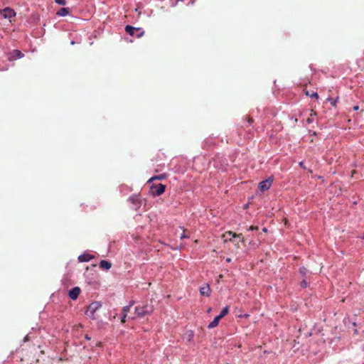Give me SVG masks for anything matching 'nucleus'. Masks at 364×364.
Masks as SVG:
<instances>
[{
    "instance_id": "obj_1",
    "label": "nucleus",
    "mask_w": 364,
    "mask_h": 364,
    "mask_svg": "<svg viewBox=\"0 0 364 364\" xmlns=\"http://www.w3.org/2000/svg\"><path fill=\"white\" fill-rule=\"evenodd\" d=\"M154 311L151 305L146 304L143 306H138L135 307V313L138 317L142 318L146 315L151 314Z\"/></svg>"
},
{
    "instance_id": "obj_2",
    "label": "nucleus",
    "mask_w": 364,
    "mask_h": 364,
    "mask_svg": "<svg viewBox=\"0 0 364 364\" xmlns=\"http://www.w3.org/2000/svg\"><path fill=\"white\" fill-rule=\"evenodd\" d=\"M166 190V186L162 183H153L150 184V192L154 196H161L164 193Z\"/></svg>"
},
{
    "instance_id": "obj_3",
    "label": "nucleus",
    "mask_w": 364,
    "mask_h": 364,
    "mask_svg": "<svg viewBox=\"0 0 364 364\" xmlns=\"http://www.w3.org/2000/svg\"><path fill=\"white\" fill-rule=\"evenodd\" d=\"M125 31L132 36H136V38L141 37L144 31L141 28H135L130 25L125 26Z\"/></svg>"
},
{
    "instance_id": "obj_4",
    "label": "nucleus",
    "mask_w": 364,
    "mask_h": 364,
    "mask_svg": "<svg viewBox=\"0 0 364 364\" xmlns=\"http://www.w3.org/2000/svg\"><path fill=\"white\" fill-rule=\"evenodd\" d=\"M273 180H274L273 176H270L267 179L261 181L259 183V188L260 191H264L268 190L271 187V186L273 183Z\"/></svg>"
},
{
    "instance_id": "obj_5",
    "label": "nucleus",
    "mask_w": 364,
    "mask_h": 364,
    "mask_svg": "<svg viewBox=\"0 0 364 364\" xmlns=\"http://www.w3.org/2000/svg\"><path fill=\"white\" fill-rule=\"evenodd\" d=\"M101 305L98 302H93L89 305L86 310V314L90 317H94L95 311L99 309Z\"/></svg>"
},
{
    "instance_id": "obj_6",
    "label": "nucleus",
    "mask_w": 364,
    "mask_h": 364,
    "mask_svg": "<svg viewBox=\"0 0 364 364\" xmlns=\"http://www.w3.org/2000/svg\"><path fill=\"white\" fill-rule=\"evenodd\" d=\"M0 14L4 18H10L16 15L14 11L9 7L1 10Z\"/></svg>"
},
{
    "instance_id": "obj_7",
    "label": "nucleus",
    "mask_w": 364,
    "mask_h": 364,
    "mask_svg": "<svg viewBox=\"0 0 364 364\" xmlns=\"http://www.w3.org/2000/svg\"><path fill=\"white\" fill-rule=\"evenodd\" d=\"M128 200L133 204L134 209L137 210L138 208H139V207L141 205V202H140V198H139V196H137V195L131 196Z\"/></svg>"
},
{
    "instance_id": "obj_8",
    "label": "nucleus",
    "mask_w": 364,
    "mask_h": 364,
    "mask_svg": "<svg viewBox=\"0 0 364 364\" xmlns=\"http://www.w3.org/2000/svg\"><path fill=\"white\" fill-rule=\"evenodd\" d=\"M80 293V289L78 287H73L68 291V296L69 297L75 300L78 297L79 294Z\"/></svg>"
},
{
    "instance_id": "obj_9",
    "label": "nucleus",
    "mask_w": 364,
    "mask_h": 364,
    "mask_svg": "<svg viewBox=\"0 0 364 364\" xmlns=\"http://www.w3.org/2000/svg\"><path fill=\"white\" fill-rule=\"evenodd\" d=\"M228 235L231 236L232 237L229 239L230 241H233V239L239 238L240 241L242 242H244V237H242V234H236L231 231L226 232L224 235V237H227Z\"/></svg>"
},
{
    "instance_id": "obj_10",
    "label": "nucleus",
    "mask_w": 364,
    "mask_h": 364,
    "mask_svg": "<svg viewBox=\"0 0 364 364\" xmlns=\"http://www.w3.org/2000/svg\"><path fill=\"white\" fill-rule=\"evenodd\" d=\"M23 56H24V54L21 51H20L18 50H14L11 52L9 58L11 60H16V59H20V58H23Z\"/></svg>"
},
{
    "instance_id": "obj_11",
    "label": "nucleus",
    "mask_w": 364,
    "mask_h": 364,
    "mask_svg": "<svg viewBox=\"0 0 364 364\" xmlns=\"http://www.w3.org/2000/svg\"><path fill=\"white\" fill-rule=\"evenodd\" d=\"M94 258V256L90 254H82L78 257V260L80 262H86L90 261L92 259Z\"/></svg>"
},
{
    "instance_id": "obj_12",
    "label": "nucleus",
    "mask_w": 364,
    "mask_h": 364,
    "mask_svg": "<svg viewBox=\"0 0 364 364\" xmlns=\"http://www.w3.org/2000/svg\"><path fill=\"white\" fill-rule=\"evenodd\" d=\"M132 307V304H129L126 306H124L122 309V317H121V322L124 323L125 319L127 316L128 312L130 311V309Z\"/></svg>"
},
{
    "instance_id": "obj_13",
    "label": "nucleus",
    "mask_w": 364,
    "mask_h": 364,
    "mask_svg": "<svg viewBox=\"0 0 364 364\" xmlns=\"http://www.w3.org/2000/svg\"><path fill=\"white\" fill-rule=\"evenodd\" d=\"M112 267V263L107 260H101L100 267L104 270H109Z\"/></svg>"
},
{
    "instance_id": "obj_14",
    "label": "nucleus",
    "mask_w": 364,
    "mask_h": 364,
    "mask_svg": "<svg viewBox=\"0 0 364 364\" xmlns=\"http://www.w3.org/2000/svg\"><path fill=\"white\" fill-rule=\"evenodd\" d=\"M200 293L203 296H209L210 294V289L208 285H205L200 288Z\"/></svg>"
},
{
    "instance_id": "obj_15",
    "label": "nucleus",
    "mask_w": 364,
    "mask_h": 364,
    "mask_svg": "<svg viewBox=\"0 0 364 364\" xmlns=\"http://www.w3.org/2000/svg\"><path fill=\"white\" fill-rule=\"evenodd\" d=\"M166 174H165V173L155 176H153L151 178H149L148 180L147 183L151 184L155 180H163V179L166 178Z\"/></svg>"
},
{
    "instance_id": "obj_16",
    "label": "nucleus",
    "mask_w": 364,
    "mask_h": 364,
    "mask_svg": "<svg viewBox=\"0 0 364 364\" xmlns=\"http://www.w3.org/2000/svg\"><path fill=\"white\" fill-rule=\"evenodd\" d=\"M220 319H221V318L219 316H217L216 317H215L213 321H211L208 324V328H213L216 327L218 325Z\"/></svg>"
},
{
    "instance_id": "obj_17",
    "label": "nucleus",
    "mask_w": 364,
    "mask_h": 364,
    "mask_svg": "<svg viewBox=\"0 0 364 364\" xmlns=\"http://www.w3.org/2000/svg\"><path fill=\"white\" fill-rule=\"evenodd\" d=\"M56 14L59 16H65L69 14V9L65 7L61 8L57 11Z\"/></svg>"
},
{
    "instance_id": "obj_18",
    "label": "nucleus",
    "mask_w": 364,
    "mask_h": 364,
    "mask_svg": "<svg viewBox=\"0 0 364 364\" xmlns=\"http://www.w3.org/2000/svg\"><path fill=\"white\" fill-rule=\"evenodd\" d=\"M306 95L307 96H309L310 97L313 98H316V99H318V95L316 92H314V91H306Z\"/></svg>"
},
{
    "instance_id": "obj_19",
    "label": "nucleus",
    "mask_w": 364,
    "mask_h": 364,
    "mask_svg": "<svg viewBox=\"0 0 364 364\" xmlns=\"http://www.w3.org/2000/svg\"><path fill=\"white\" fill-rule=\"evenodd\" d=\"M229 312V307L227 306L221 311L220 314L218 315L221 318H223L225 315H227Z\"/></svg>"
},
{
    "instance_id": "obj_20",
    "label": "nucleus",
    "mask_w": 364,
    "mask_h": 364,
    "mask_svg": "<svg viewBox=\"0 0 364 364\" xmlns=\"http://www.w3.org/2000/svg\"><path fill=\"white\" fill-rule=\"evenodd\" d=\"M316 114V112H314L313 111H311V114H310V117H308V118H307V119H306V122H307L308 124H311V123H313V122H314L313 116H315Z\"/></svg>"
},
{
    "instance_id": "obj_21",
    "label": "nucleus",
    "mask_w": 364,
    "mask_h": 364,
    "mask_svg": "<svg viewBox=\"0 0 364 364\" xmlns=\"http://www.w3.org/2000/svg\"><path fill=\"white\" fill-rule=\"evenodd\" d=\"M327 100H328V102H330V103H331V105L332 106H335L336 105L337 99H334V98H332V97H328Z\"/></svg>"
},
{
    "instance_id": "obj_22",
    "label": "nucleus",
    "mask_w": 364,
    "mask_h": 364,
    "mask_svg": "<svg viewBox=\"0 0 364 364\" xmlns=\"http://www.w3.org/2000/svg\"><path fill=\"white\" fill-rule=\"evenodd\" d=\"M54 1L56 4L61 5V6H65L67 3L65 0H54Z\"/></svg>"
},
{
    "instance_id": "obj_23",
    "label": "nucleus",
    "mask_w": 364,
    "mask_h": 364,
    "mask_svg": "<svg viewBox=\"0 0 364 364\" xmlns=\"http://www.w3.org/2000/svg\"><path fill=\"white\" fill-rule=\"evenodd\" d=\"M300 285L301 287L306 288L307 287V282L305 279H304L301 282Z\"/></svg>"
},
{
    "instance_id": "obj_24",
    "label": "nucleus",
    "mask_w": 364,
    "mask_h": 364,
    "mask_svg": "<svg viewBox=\"0 0 364 364\" xmlns=\"http://www.w3.org/2000/svg\"><path fill=\"white\" fill-rule=\"evenodd\" d=\"M23 341H24V342L29 341V337L28 335L24 337Z\"/></svg>"
},
{
    "instance_id": "obj_25",
    "label": "nucleus",
    "mask_w": 364,
    "mask_h": 364,
    "mask_svg": "<svg viewBox=\"0 0 364 364\" xmlns=\"http://www.w3.org/2000/svg\"><path fill=\"white\" fill-rule=\"evenodd\" d=\"M257 230V227L250 226L249 228V230Z\"/></svg>"
},
{
    "instance_id": "obj_26",
    "label": "nucleus",
    "mask_w": 364,
    "mask_h": 364,
    "mask_svg": "<svg viewBox=\"0 0 364 364\" xmlns=\"http://www.w3.org/2000/svg\"><path fill=\"white\" fill-rule=\"evenodd\" d=\"M252 122H253V119L252 118H250V117L247 118L248 123L251 124V123H252Z\"/></svg>"
},
{
    "instance_id": "obj_27",
    "label": "nucleus",
    "mask_w": 364,
    "mask_h": 364,
    "mask_svg": "<svg viewBox=\"0 0 364 364\" xmlns=\"http://www.w3.org/2000/svg\"><path fill=\"white\" fill-rule=\"evenodd\" d=\"M305 270H306V269H305V268H304V267H303V268H301V269H300V272H301V274H304Z\"/></svg>"
},
{
    "instance_id": "obj_28",
    "label": "nucleus",
    "mask_w": 364,
    "mask_h": 364,
    "mask_svg": "<svg viewBox=\"0 0 364 364\" xmlns=\"http://www.w3.org/2000/svg\"><path fill=\"white\" fill-rule=\"evenodd\" d=\"M358 109H359V107L357 105L353 107V109L355 111L358 110Z\"/></svg>"
},
{
    "instance_id": "obj_29",
    "label": "nucleus",
    "mask_w": 364,
    "mask_h": 364,
    "mask_svg": "<svg viewBox=\"0 0 364 364\" xmlns=\"http://www.w3.org/2000/svg\"><path fill=\"white\" fill-rule=\"evenodd\" d=\"M186 237V236L185 235L184 233H183L181 235V238L183 239V238H185Z\"/></svg>"
},
{
    "instance_id": "obj_30",
    "label": "nucleus",
    "mask_w": 364,
    "mask_h": 364,
    "mask_svg": "<svg viewBox=\"0 0 364 364\" xmlns=\"http://www.w3.org/2000/svg\"><path fill=\"white\" fill-rule=\"evenodd\" d=\"M226 262H231V259H230V258H229V257H228V258L226 259Z\"/></svg>"
},
{
    "instance_id": "obj_31",
    "label": "nucleus",
    "mask_w": 364,
    "mask_h": 364,
    "mask_svg": "<svg viewBox=\"0 0 364 364\" xmlns=\"http://www.w3.org/2000/svg\"><path fill=\"white\" fill-rule=\"evenodd\" d=\"M303 164H304V163H303V162H300V163H299L300 166H301V167L304 168Z\"/></svg>"
},
{
    "instance_id": "obj_32",
    "label": "nucleus",
    "mask_w": 364,
    "mask_h": 364,
    "mask_svg": "<svg viewBox=\"0 0 364 364\" xmlns=\"http://www.w3.org/2000/svg\"><path fill=\"white\" fill-rule=\"evenodd\" d=\"M85 338L87 340H90V338L87 335L85 336Z\"/></svg>"
},
{
    "instance_id": "obj_33",
    "label": "nucleus",
    "mask_w": 364,
    "mask_h": 364,
    "mask_svg": "<svg viewBox=\"0 0 364 364\" xmlns=\"http://www.w3.org/2000/svg\"><path fill=\"white\" fill-rule=\"evenodd\" d=\"M129 304H132V306L134 304V301H131Z\"/></svg>"
},
{
    "instance_id": "obj_34",
    "label": "nucleus",
    "mask_w": 364,
    "mask_h": 364,
    "mask_svg": "<svg viewBox=\"0 0 364 364\" xmlns=\"http://www.w3.org/2000/svg\"><path fill=\"white\" fill-rule=\"evenodd\" d=\"M353 326H356V323L355 322L353 323Z\"/></svg>"
},
{
    "instance_id": "obj_35",
    "label": "nucleus",
    "mask_w": 364,
    "mask_h": 364,
    "mask_svg": "<svg viewBox=\"0 0 364 364\" xmlns=\"http://www.w3.org/2000/svg\"><path fill=\"white\" fill-rule=\"evenodd\" d=\"M263 231L266 232V231H267V229L264 228L263 229Z\"/></svg>"
},
{
    "instance_id": "obj_36",
    "label": "nucleus",
    "mask_w": 364,
    "mask_h": 364,
    "mask_svg": "<svg viewBox=\"0 0 364 364\" xmlns=\"http://www.w3.org/2000/svg\"><path fill=\"white\" fill-rule=\"evenodd\" d=\"M362 239H363V240H364V232H363V237H362Z\"/></svg>"
}]
</instances>
